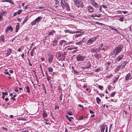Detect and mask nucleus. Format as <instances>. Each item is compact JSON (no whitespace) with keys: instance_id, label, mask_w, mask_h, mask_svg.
Returning <instances> with one entry per match:
<instances>
[{"instance_id":"nucleus-13","label":"nucleus","mask_w":132,"mask_h":132,"mask_svg":"<svg viewBox=\"0 0 132 132\" xmlns=\"http://www.w3.org/2000/svg\"><path fill=\"white\" fill-rule=\"evenodd\" d=\"M88 10L89 12H93L94 11L93 8L91 6L89 5L88 7Z\"/></svg>"},{"instance_id":"nucleus-11","label":"nucleus","mask_w":132,"mask_h":132,"mask_svg":"<svg viewBox=\"0 0 132 132\" xmlns=\"http://www.w3.org/2000/svg\"><path fill=\"white\" fill-rule=\"evenodd\" d=\"M53 60V56L50 55L48 56V60L50 63H51Z\"/></svg>"},{"instance_id":"nucleus-23","label":"nucleus","mask_w":132,"mask_h":132,"mask_svg":"<svg viewBox=\"0 0 132 132\" xmlns=\"http://www.w3.org/2000/svg\"><path fill=\"white\" fill-rule=\"evenodd\" d=\"M84 42V41L82 40H81L80 41L76 42V44L77 45H82V44Z\"/></svg>"},{"instance_id":"nucleus-38","label":"nucleus","mask_w":132,"mask_h":132,"mask_svg":"<svg viewBox=\"0 0 132 132\" xmlns=\"http://www.w3.org/2000/svg\"><path fill=\"white\" fill-rule=\"evenodd\" d=\"M28 16H26V17L24 19V20L23 21H24L26 22L27 20V19H28Z\"/></svg>"},{"instance_id":"nucleus-56","label":"nucleus","mask_w":132,"mask_h":132,"mask_svg":"<svg viewBox=\"0 0 132 132\" xmlns=\"http://www.w3.org/2000/svg\"><path fill=\"white\" fill-rule=\"evenodd\" d=\"M89 112L90 114L94 113V112L90 110Z\"/></svg>"},{"instance_id":"nucleus-40","label":"nucleus","mask_w":132,"mask_h":132,"mask_svg":"<svg viewBox=\"0 0 132 132\" xmlns=\"http://www.w3.org/2000/svg\"><path fill=\"white\" fill-rule=\"evenodd\" d=\"M101 14H99L98 15L96 14H94V16L95 17H101Z\"/></svg>"},{"instance_id":"nucleus-51","label":"nucleus","mask_w":132,"mask_h":132,"mask_svg":"<svg viewBox=\"0 0 132 132\" xmlns=\"http://www.w3.org/2000/svg\"><path fill=\"white\" fill-rule=\"evenodd\" d=\"M102 6L104 9L108 7L107 6L105 5H102Z\"/></svg>"},{"instance_id":"nucleus-24","label":"nucleus","mask_w":132,"mask_h":132,"mask_svg":"<svg viewBox=\"0 0 132 132\" xmlns=\"http://www.w3.org/2000/svg\"><path fill=\"white\" fill-rule=\"evenodd\" d=\"M90 51L91 52L93 53L97 52V49L94 48H91L90 49Z\"/></svg>"},{"instance_id":"nucleus-14","label":"nucleus","mask_w":132,"mask_h":132,"mask_svg":"<svg viewBox=\"0 0 132 132\" xmlns=\"http://www.w3.org/2000/svg\"><path fill=\"white\" fill-rule=\"evenodd\" d=\"M56 55L57 57H58L60 60H61L62 58V54L60 53H56Z\"/></svg>"},{"instance_id":"nucleus-42","label":"nucleus","mask_w":132,"mask_h":132,"mask_svg":"<svg viewBox=\"0 0 132 132\" xmlns=\"http://www.w3.org/2000/svg\"><path fill=\"white\" fill-rule=\"evenodd\" d=\"M102 5H100L99 6L100 9H99V10L100 12H102Z\"/></svg>"},{"instance_id":"nucleus-49","label":"nucleus","mask_w":132,"mask_h":132,"mask_svg":"<svg viewBox=\"0 0 132 132\" xmlns=\"http://www.w3.org/2000/svg\"><path fill=\"white\" fill-rule=\"evenodd\" d=\"M67 114L70 116L72 114V113L70 111L68 112Z\"/></svg>"},{"instance_id":"nucleus-50","label":"nucleus","mask_w":132,"mask_h":132,"mask_svg":"<svg viewBox=\"0 0 132 132\" xmlns=\"http://www.w3.org/2000/svg\"><path fill=\"white\" fill-rule=\"evenodd\" d=\"M28 63H29V65L30 66H32V64L30 63V61H29V59H28Z\"/></svg>"},{"instance_id":"nucleus-5","label":"nucleus","mask_w":132,"mask_h":132,"mask_svg":"<svg viewBox=\"0 0 132 132\" xmlns=\"http://www.w3.org/2000/svg\"><path fill=\"white\" fill-rule=\"evenodd\" d=\"M124 55L122 54H120L118 56L117 58L115 59V62L116 63L120 61L123 59Z\"/></svg>"},{"instance_id":"nucleus-57","label":"nucleus","mask_w":132,"mask_h":132,"mask_svg":"<svg viewBox=\"0 0 132 132\" xmlns=\"http://www.w3.org/2000/svg\"><path fill=\"white\" fill-rule=\"evenodd\" d=\"M110 28L109 29L110 30H113L114 29V28L111 27L110 26L109 27Z\"/></svg>"},{"instance_id":"nucleus-33","label":"nucleus","mask_w":132,"mask_h":132,"mask_svg":"<svg viewBox=\"0 0 132 132\" xmlns=\"http://www.w3.org/2000/svg\"><path fill=\"white\" fill-rule=\"evenodd\" d=\"M36 21L35 20L34 21L31 22V24L32 25H34L35 24H36Z\"/></svg>"},{"instance_id":"nucleus-60","label":"nucleus","mask_w":132,"mask_h":132,"mask_svg":"<svg viewBox=\"0 0 132 132\" xmlns=\"http://www.w3.org/2000/svg\"><path fill=\"white\" fill-rule=\"evenodd\" d=\"M5 100L6 102H7L9 100V98H6L5 99Z\"/></svg>"},{"instance_id":"nucleus-29","label":"nucleus","mask_w":132,"mask_h":132,"mask_svg":"<svg viewBox=\"0 0 132 132\" xmlns=\"http://www.w3.org/2000/svg\"><path fill=\"white\" fill-rule=\"evenodd\" d=\"M48 69L49 72H52L53 71V69L52 67L48 68Z\"/></svg>"},{"instance_id":"nucleus-28","label":"nucleus","mask_w":132,"mask_h":132,"mask_svg":"<svg viewBox=\"0 0 132 132\" xmlns=\"http://www.w3.org/2000/svg\"><path fill=\"white\" fill-rule=\"evenodd\" d=\"M26 88L27 90L26 92H28V93H29L30 92V90L29 86H27V87H26Z\"/></svg>"},{"instance_id":"nucleus-32","label":"nucleus","mask_w":132,"mask_h":132,"mask_svg":"<svg viewBox=\"0 0 132 132\" xmlns=\"http://www.w3.org/2000/svg\"><path fill=\"white\" fill-rule=\"evenodd\" d=\"M118 20L119 21L121 22H123V17H119V18Z\"/></svg>"},{"instance_id":"nucleus-7","label":"nucleus","mask_w":132,"mask_h":132,"mask_svg":"<svg viewBox=\"0 0 132 132\" xmlns=\"http://www.w3.org/2000/svg\"><path fill=\"white\" fill-rule=\"evenodd\" d=\"M91 3L95 7L97 8L98 7V5L94 0H91Z\"/></svg>"},{"instance_id":"nucleus-36","label":"nucleus","mask_w":132,"mask_h":132,"mask_svg":"<svg viewBox=\"0 0 132 132\" xmlns=\"http://www.w3.org/2000/svg\"><path fill=\"white\" fill-rule=\"evenodd\" d=\"M16 14H17L18 15H19L20 14V13L19 12H15L13 14V16H15L16 15Z\"/></svg>"},{"instance_id":"nucleus-27","label":"nucleus","mask_w":132,"mask_h":132,"mask_svg":"<svg viewBox=\"0 0 132 132\" xmlns=\"http://www.w3.org/2000/svg\"><path fill=\"white\" fill-rule=\"evenodd\" d=\"M43 117H46L47 116V114L46 113L45 111H44L43 114Z\"/></svg>"},{"instance_id":"nucleus-16","label":"nucleus","mask_w":132,"mask_h":132,"mask_svg":"<svg viewBox=\"0 0 132 132\" xmlns=\"http://www.w3.org/2000/svg\"><path fill=\"white\" fill-rule=\"evenodd\" d=\"M7 53L6 55V56H9L11 53L12 50L10 48H8L7 50Z\"/></svg>"},{"instance_id":"nucleus-8","label":"nucleus","mask_w":132,"mask_h":132,"mask_svg":"<svg viewBox=\"0 0 132 132\" xmlns=\"http://www.w3.org/2000/svg\"><path fill=\"white\" fill-rule=\"evenodd\" d=\"M76 6L78 7H81L83 8L84 7V4L80 0Z\"/></svg>"},{"instance_id":"nucleus-18","label":"nucleus","mask_w":132,"mask_h":132,"mask_svg":"<svg viewBox=\"0 0 132 132\" xmlns=\"http://www.w3.org/2000/svg\"><path fill=\"white\" fill-rule=\"evenodd\" d=\"M5 38L4 36L2 35L0 36V42H4Z\"/></svg>"},{"instance_id":"nucleus-9","label":"nucleus","mask_w":132,"mask_h":132,"mask_svg":"<svg viewBox=\"0 0 132 132\" xmlns=\"http://www.w3.org/2000/svg\"><path fill=\"white\" fill-rule=\"evenodd\" d=\"M127 63V62L126 61H124L121 63L120 66L122 69H123Z\"/></svg>"},{"instance_id":"nucleus-12","label":"nucleus","mask_w":132,"mask_h":132,"mask_svg":"<svg viewBox=\"0 0 132 132\" xmlns=\"http://www.w3.org/2000/svg\"><path fill=\"white\" fill-rule=\"evenodd\" d=\"M65 33H69L71 34H73L78 32V31H73L68 30H64Z\"/></svg>"},{"instance_id":"nucleus-59","label":"nucleus","mask_w":132,"mask_h":132,"mask_svg":"<svg viewBox=\"0 0 132 132\" xmlns=\"http://www.w3.org/2000/svg\"><path fill=\"white\" fill-rule=\"evenodd\" d=\"M15 92H18V89H17V88H15Z\"/></svg>"},{"instance_id":"nucleus-15","label":"nucleus","mask_w":132,"mask_h":132,"mask_svg":"<svg viewBox=\"0 0 132 132\" xmlns=\"http://www.w3.org/2000/svg\"><path fill=\"white\" fill-rule=\"evenodd\" d=\"M77 33H78V34H76L75 36H74L73 37L74 38H76L78 37L81 36L82 35V33L81 32H80L78 31V32Z\"/></svg>"},{"instance_id":"nucleus-41","label":"nucleus","mask_w":132,"mask_h":132,"mask_svg":"<svg viewBox=\"0 0 132 132\" xmlns=\"http://www.w3.org/2000/svg\"><path fill=\"white\" fill-rule=\"evenodd\" d=\"M98 87L101 90H102L103 88V86L101 85H98Z\"/></svg>"},{"instance_id":"nucleus-17","label":"nucleus","mask_w":132,"mask_h":132,"mask_svg":"<svg viewBox=\"0 0 132 132\" xmlns=\"http://www.w3.org/2000/svg\"><path fill=\"white\" fill-rule=\"evenodd\" d=\"M91 66V64L89 62H87L86 65L85 67L87 69L89 68Z\"/></svg>"},{"instance_id":"nucleus-1","label":"nucleus","mask_w":132,"mask_h":132,"mask_svg":"<svg viewBox=\"0 0 132 132\" xmlns=\"http://www.w3.org/2000/svg\"><path fill=\"white\" fill-rule=\"evenodd\" d=\"M123 47V46L120 45L116 47L115 48L110 54V56L114 57L121 51Z\"/></svg>"},{"instance_id":"nucleus-62","label":"nucleus","mask_w":132,"mask_h":132,"mask_svg":"<svg viewBox=\"0 0 132 132\" xmlns=\"http://www.w3.org/2000/svg\"><path fill=\"white\" fill-rule=\"evenodd\" d=\"M55 109H59V106L58 105H56L55 106Z\"/></svg>"},{"instance_id":"nucleus-45","label":"nucleus","mask_w":132,"mask_h":132,"mask_svg":"<svg viewBox=\"0 0 132 132\" xmlns=\"http://www.w3.org/2000/svg\"><path fill=\"white\" fill-rule=\"evenodd\" d=\"M111 64V63L110 62H108L106 64V65H107V66L108 67H109L108 66L110 65V64Z\"/></svg>"},{"instance_id":"nucleus-10","label":"nucleus","mask_w":132,"mask_h":132,"mask_svg":"<svg viewBox=\"0 0 132 132\" xmlns=\"http://www.w3.org/2000/svg\"><path fill=\"white\" fill-rule=\"evenodd\" d=\"M13 29L11 26H9L6 28V29L5 31L6 34H7L8 31L10 30L11 32L13 31Z\"/></svg>"},{"instance_id":"nucleus-22","label":"nucleus","mask_w":132,"mask_h":132,"mask_svg":"<svg viewBox=\"0 0 132 132\" xmlns=\"http://www.w3.org/2000/svg\"><path fill=\"white\" fill-rule=\"evenodd\" d=\"M42 18V17L41 16H39L35 19L36 22L38 23L39 22L40 20Z\"/></svg>"},{"instance_id":"nucleus-35","label":"nucleus","mask_w":132,"mask_h":132,"mask_svg":"<svg viewBox=\"0 0 132 132\" xmlns=\"http://www.w3.org/2000/svg\"><path fill=\"white\" fill-rule=\"evenodd\" d=\"M7 71V70H5V72H4V74H6V75H8L9 76H11V75L8 72H6V71Z\"/></svg>"},{"instance_id":"nucleus-19","label":"nucleus","mask_w":132,"mask_h":132,"mask_svg":"<svg viewBox=\"0 0 132 132\" xmlns=\"http://www.w3.org/2000/svg\"><path fill=\"white\" fill-rule=\"evenodd\" d=\"M105 129V125L104 124L102 125L101 127V132H104Z\"/></svg>"},{"instance_id":"nucleus-3","label":"nucleus","mask_w":132,"mask_h":132,"mask_svg":"<svg viewBox=\"0 0 132 132\" xmlns=\"http://www.w3.org/2000/svg\"><path fill=\"white\" fill-rule=\"evenodd\" d=\"M97 39V37H93L90 38L87 41L86 43V44L87 45H90L93 43Z\"/></svg>"},{"instance_id":"nucleus-6","label":"nucleus","mask_w":132,"mask_h":132,"mask_svg":"<svg viewBox=\"0 0 132 132\" xmlns=\"http://www.w3.org/2000/svg\"><path fill=\"white\" fill-rule=\"evenodd\" d=\"M132 79V76L131 74L130 73L127 74L126 76L125 79L127 81L129 79L131 80Z\"/></svg>"},{"instance_id":"nucleus-20","label":"nucleus","mask_w":132,"mask_h":132,"mask_svg":"<svg viewBox=\"0 0 132 132\" xmlns=\"http://www.w3.org/2000/svg\"><path fill=\"white\" fill-rule=\"evenodd\" d=\"M19 25H20V23H17V24L16 26V30H15V32H17L18 31V30L19 29Z\"/></svg>"},{"instance_id":"nucleus-64","label":"nucleus","mask_w":132,"mask_h":132,"mask_svg":"<svg viewBox=\"0 0 132 132\" xmlns=\"http://www.w3.org/2000/svg\"><path fill=\"white\" fill-rule=\"evenodd\" d=\"M63 43L62 41L61 40L60 42V44L61 45H63Z\"/></svg>"},{"instance_id":"nucleus-55","label":"nucleus","mask_w":132,"mask_h":132,"mask_svg":"<svg viewBox=\"0 0 132 132\" xmlns=\"http://www.w3.org/2000/svg\"><path fill=\"white\" fill-rule=\"evenodd\" d=\"M62 95H61L60 97V100H62Z\"/></svg>"},{"instance_id":"nucleus-54","label":"nucleus","mask_w":132,"mask_h":132,"mask_svg":"<svg viewBox=\"0 0 132 132\" xmlns=\"http://www.w3.org/2000/svg\"><path fill=\"white\" fill-rule=\"evenodd\" d=\"M53 34V32L52 31L50 32L49 33V35H52Z\"/></svg>"},{"instance_id":"nucleus-25","label":"nucleus","mask_w":132,"mask_h":132,"mask_svg":"<svg viewBox=\"0 0 132 132\" xmlns=\"http://www.w3.org/2000/svg\"><path fill=\"white\" fill-rule=\"evenodd\" d=\"M47 79L48 81H49L51 79V77L48 75V74L46 75Z\"/></svg>"},{"instance_id":"nucleus-34","label":"nucleus","mask_w":132,"mask_h":132,"mask_svg":"<svg viewBox=\"0 0 132 132\" xmlns=\"http://www.w3.org/2000/svg\"><path fill=\"white\" fill-rule=\"evenodd\" d=\"M100 68H97L94 70L95 71V72H97L100 71Z\"/></svg>"},{"instance_id":"nucleus-26","label":"nucleus","mask_w":132,"mask_h":132,"mask_svg":"<svg viewBox=\"0 0 132 132\" xmlns=\"http://www.w3.org/2000/svg\"><path fill=\"white\" fill-rule=\"evenodd\" d=\"M66 117L67 118V119L69 120V121L70 122H71V120L70 119H73V117H69V116L67 115H66Z\"/></svg>"},{"instance_id":"nucleus-39","label":"nucleus","mask_w":132,"mask_h":132,"mask_svg":"<svg viewBox=\"0 0 132 132\" xmlns=\"http://www.w3.org/2000/svg\"><path fill=\"white\" fill-rule=\"evenodd\" d=\"M119 77V75H118L117 77H115V79L113 81H115L116 82V81H117Z\"/></svg>"},{"instance_id":"nucleus-47","label":"nucleus","mask_w":132,"mask_h":132,"mask_svg":"<svg viewBox=\"0 0 132 132\" xmlns=\"http://www.w3.org/2000/svg\"><path fill=\"white\" fill-rule=\"evenodd\" d=\"M2 94H4L5 95H8V93L7 92H2Z\"/></svg>"},{"instance_id":"nucleus-37","label":"nucleus","mask_w":132,"mask_h":132,"mask_svg":"<svg viewBox=\"0 0 132 132\" xmlns=\"http://www.w3.org/2000/svg\"><path fill=\"white\" fill-rule=\"evenodd\" d=\"M116 94V92H113L112 93L111 95V97H113L115 95V94Z\"/></svg>"},{"instance_id":"nucleus-44","label":"nucleus","mask_w":132,"mask_h":132,"mask_svg":"<svg viewBox=\"0 0 132 132\" xmlns=\"http://www.w3.org/2000/svg\"><path fill=\"white\" fill-rule=\"evenodd\" d=\"M127 29L130 31L131 32V28L130 26H129L128 27Z\"/></svg>"},{"instance_id":"nucleus-52","label":"nucleus","mask_w":132,"mask_h":132,"mask_svg":"<svg viewBox=\"0 0 132 132\" xmlns=\"http://www.w3.org/2000/svg\"><path fill=\"white\" fill-rule=\"evenodd\" d=\"M112 88V86H109L108 87V89L110 90Z\"/></svg>"},{"instance_id":"nucleus-30","label":"nucleus","mask_w":132,"mask_h":132,"mask_svg":"<svg viewBox=\"0 0 132 132\" xmlns=\"http://www.w3.org/2000/svg\"><path fill=\"white\" fill-rule=\"evenodd\" d=\"M80 0H74V2L76 5Z\"/></svg>"},{"instance_id":"nucleus-43","label":"nucleus","mask_w":132,"mask_h":132,"mask_svg":"<svg viewBox=\"0 0 132 132\" xmlns=\"http://www.w3.org/2000/svg\"><path fill=\"white\" fill-rule=\"evenodd\" d=\"M94 56L95 57L97 58H98L99 57L98 55L97 54H94Z\"/></svg>"},{"instance_id":"nucleus-53","label":"nucleus","mask_w":132,"mask_h":132,"mask_svg":"<svg viewBox=\"0 0 132 132\" xmlns=\"http://www.w3.org/2000/svg\"><path fill=\"white\" fill-rule=\"evenodd\" d=\"M44 119L46 121H48V119L46 118V117H44Z\"/></svg>"},{"instance_id":"nucleus-2","label":"nucleus","mask_w":132,"mask_h":132,"mask_svg":"<svg viewBox=\"0 0 132 132\" xmlns=\"http://www.w3.org/2000/svg\"><path fill=\"white\" fill-rule=\"evenodd\" d=\"M61 4L63 9H66L68 11H70V8L68 3L66 0H62Z\"/></svg>"},{"instance_id":"nucleus-4","label":"nucleus","mask_w":132,"mask_h":132,"mask_svg":"<svg viewBox=\"0 0 132 132\" xmlns=\"http://www.w3.org/2000/svg\"><path fill=\"white\" fill-rule=\"evenodd\" d=\"M86 57L82 55H78L77 56V59L78 61H83L85 59Z\"/></svg>"},{"instance_id":"nucleus-31","label":"nucleus","mask_w":132,"mask_h":132,"mask_svg":"<svg viewBox=\"0 0 132 132\" xmlns=\"http://www.w3.org/2000/svg\"><path fill=\"white\" fill-rule=\"evenodd\" d=\"M5 1H6V2H9L11 4H14L12 2V0H5Z\"/></svg>"},{"instance_id":"nucleus-63","label":"nucleus","mask_w":132,"mask_h":132,"mask_svg":"<svg viewBox=\"0 0 132 132\" xmlns=\"http://www.w3.org/2000/svg\"><path fill=\"white\" fill-rule=\"evenodd\" d=\"M2 129L4 130H7V129L6 128L4 127H3Z\"/></svg>"},{"instance_id":"nucleus-58","label":"nucleus","mask_w":132,"mask_h":132,"mask_svg":"<svg viewBox=\"0 0 132 132\" xmlns=\"http://www.w3.org/2000/svg\"><path fill=\"white\" fill-rule=\"evenodd\" d=\"M83 119V117L82 116H81L80 117L79 119L80 120H81L82 119Z\"/></svg>"},{"instance_id":"nucleus-61","label":"nucleus","mask_w":132,"mask_h":132,"mask_svg":"<svg viewBox=\"0 0 132 132\" xmlns=\"http://www.w3.org/2000/svg\"><path fill=\"white\" fill-rule=\"evenodd\" d=\"M9 71L11 73H12L13 72V71L12 70H9Z\"/></svg>"},{"instance_id":"nucleus-21","label":"nucleus","mask_w":132,"mask_h":132,"mask_svg":"<svg viewBox=\"0 0 132 132\" xmlns=\"http://www.w3.org/2000/svg\"><path fill=\"white\" fill-rule=\"evenodd\" d=\"M121 68V67L120 65H118L117 66V67L116 68L115 71L116 72L119 71L120 70Z\"/></svg>"},{"instance_id":"nucleus-46","label":"nucleus","mask_w":132,"mask_h":132,"mask_svg":"<svg viewBox=\"0 0 132 132\" xmlns=\"http://www.w3.org/2000/svg\"><path fill=\"white\" fill-rule=\"evenodd\" d=\"M30 55L31 56H32L33 55L34 52H33V50H32L30 52Z\"/></svg>"},{"instance_id":"nucleus-48","label":"nucleus","mask_w":132,"mask_h":132,"mask_svg":"<svg viewBox=\"0 0 132 132\" xmlns=\"http://www.w3.org/2000/svg\"><path fill=\"white\" fill-rule=\"evenodd\" d=\"M96 101H101V99L99 97H97L96 98Z\"/></svg>"}]
</instances>
